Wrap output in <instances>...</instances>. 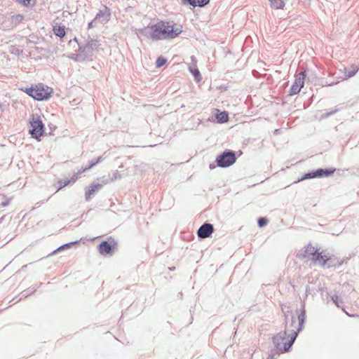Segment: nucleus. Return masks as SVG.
<instances>
[{"instance_id":"obj_1","label":"nucleus","mask_w":359,"mask_h":359,"mask_svg":"<svg viewBox=\"0 0 359 359\" xmlns=\"http://www.w3.org/2000/svg\"><path fill=\"white\" fill-rule=\"evenodd\" d=\"M181 27H174L169 22L158 21L155 24L149 23L147 27L138 29V37L151 39L153 41L172 39L182 33Z\"/></svg>"},{"instance_id":"obj_2","label":"nucleus","mask_w":359,"mask_h":359,"mask_svg":"<svg viewBox=\"0 0 359 359\" xmlns=\"http://www.w3.org/2000/svg\"><path fill=\"white\" fill-rule=\"evenodd\" d=\"M297 318L298 325L296 330H289L288 323L287 322L285 330L279 332L273 337L272 340L275 348L272 350H277L280 353H284L290 350L295 341L298 334L302 331L303 325L306 320V316L304 302L302 304V307Z\"/></svg>"},{"instance_id":"obj_3","label":"nucleus","mask_w":359,"mask_h":359,"mask_svg":"<svg viewBox=\"0 0 359 359\" xmlns=\"http://www.w3.org/2000/svg\"><path fill=\"white\" fill-rule=\"evenodd\" d=\"M316 260L318 261V264L323 268H332L336 266H340L344 263H347L348 258L346 257L339 260L334 255L328 256L327 255L318 254L316 258Z\"/></svg>"},{"instance_id":"obj_4","label":"nucleus","mask_w":359,"mask_h":359,"mask_svg":"<svg viewBox=\"0 0 359 359\" xmlns=\"http://www.w3.org/2000/svg\"><path fill=\"white\" fill-rule=\"evenodd\" d=\"M29 123L31 127L29 134L33 138L39 141L41 137L45 133L44 124L42 123L40 116L38 114H32Z\"/></svg>"},{"instance_id":"obj_5","label":"nucleus","mask_w":359,"mask_h":359,"mask_svg":"<svg viewBox=\"0 0 359 359\" xmlns=\"http://www.w3.org/2000/svg\"><path fill=\"white\" fill-rule=\"evenodd\" d=\"M236 161L235 151L226 149L217 156L215 159L216 165L219 168H228L232 165Z\"/></svg>"},{"instance_id":"obj_6","label":"nucleus","mask_w":359,"mask_h":359,"mask_svg":"<svg viewBox=\"0 0 359 359\" xmlns=\"http://www.w3.org/2000/svg\"><path fill=\"white\" fill-rule=\"evenodd\" d=\"M74 41L78 43L79 51L81 52L82 55H83L86 60H92L93 51L100 46L99 42L96 39H90L87 41V43L82 44L78 42V40L76 37L74 39Z\"/></svg>"},{"instance_id":"obj_7","label":"nucleus","mask_w":359,"mask_h":359,"mask_svg":"<svg viewBox=\"0 0 359 359\" xmlns=\"http://www.w3.org/2000/svg\"><path fill=\"white\" fill-rule=\"evenodd\" d=\"M335 172V168H318L305 173L300 179L295 181L294 183H297L300 181L311 180L313 178H323L331 176Z\"/></svg>"},{"instance_id":"obj_8","label":"nucleus","mask_w":359,"mask_h":359,"mask_svg":"<svg viewBox=\"0 0 359 359\" xmlns=\"http://www.w3.org/2000/svg\"><path fill=\"white\" fill-rule=\"evenodd\" d=\"M53 93V89L45 86L43 83H39L34 87L33 98L38 101L48 100Z\"/></svg>"},{"instance_id":"obj_9","label":"nucleus","mask_w":359,"mask_h":359,"mask_svg":"<svg viewBox=\"0 0 359 359\" xmlns=\"http://www.w3.org/2000/svg\"><path fill=\"white\" fill-rule=\"evenodd\" d=\"M116 247L117 242L109 237L107 241H103L98 245L97 250L102 255H112Z\"/></svg>"},{"instance_id":"obj_10","label":"nucleus","mask_w":359,"mask_h":359,"mask_svg":"<svg viewBox=\"0 0 359 359\" xmlns=\"http://www.w3.org/2000/svg\"><path fill=\"white\" fill-rule=\"evenodd\" d=\"M306 76L305 71H302L295 75V79L290 89L289 95L292 96L299 94L304 85Z\"/></svg>"},{"instance_id":"obj_11","label":"nucleus","mask_w":359,"mask_h":359,"mask_svg":"<svg viewBox=\"0 0 359 359\" xmlns=\"http://www.w3.org/2000/svg\"><path fill=\"white\" fill-rule=\"evenodd\" d=\"M214 230L213 225L206 222L199 227L197 231V236L199 238H207L211 236Z\"/></svg>"},{"instance_id":"obj_12","label":"nucleus","mask_w":359,"mask_h":359,"mask_svg":"<svg viewBox=\"0 0 359 359\" xmlns=\"http://www.w3.org/2000/svg\"><path fill=\"white\" fill-rule=\"evenodd\" d=\"M323 252H319V250L316 248L315 247L312 246L311 244H309L306 247V250H305V254L304 255H302L300 254L299 255V257L301 258V259H303L304 257H306V255H311L312 256L311 257V259L312 261L314 262V263H316V264H318V260H316L315 258L318 255V254H320V255H323Z\"/></svg>"},{"instance_id":"obj_13","label":"nucleus","mask_w":359,"mask_h":359,"mask_svg":"<svg viewBox=\"0 0 359 359\" xmlns=\"http://www.w3.org/2000/svg\"><path fill=\"white\" fill-rule=\"evenodd\" d=\"M110 15V9L106 6H104L103 9L100 10L97 13L93 21L98 20L100 22H107L109 20Z\"/></svg>"},{"instance_id":"obj_14","label":"nucleus","mask_w":359,"mask_h":359,"mask_svg":"<svg viewBox=\"0 0 359 359\" xmlns=\"http://www.w3.org/2000/svg\"><path fill=\"white\" fill-rule=\"evenodd\" d=\"M100 184H93L89 187L88 189L86 191L85 198L86 201H89L91 198V196L94 195L102 187Z\"/></svg>"},{"instance_id":"obj_15","label":"nucleus","mask_w":359,"mask_h":359,"mask_svg":"<svg viewBox=\"0 0 359 359\" xmlns=\"http://www.w3.org/2000/svg\"><path fill=\"white\" fill-rule=\"evenodd\" d=\"M81 174V171L79 170L77 172L74 173V175L70 179L67 178L65 180H61L62 185L58 187L57 191L62 189V188L65 187L66 186H67L70 184L74 183Z\"/></svg>"},{"instance_id":"obj_16","label":"nucleus","mask_w":359,"mask_h":359,"mask_svg":"<svg viewBox=\"0 0 359 359\" xmlns=\"http://www.w3.org/2000/svg\"><path fill=\"white\" fill-rule=\"evenodd\" d=\"M215 118L217 120V122L219 123H224L228 121L229 120V114L224 111H219L216 113L215 114Z\"/></svg>"},{"instance_id":"obj_17","label":"nucleus","mask_w":359,"mask_h":359,"mask_svg":"<svg viewBox=\"0 0 359 359\" xmlns=\"http://www.w3.org/2000/svg\"><path fill=\"white\" fill-rule=\"evenodd\" d=\"M271 7L275 9H283L285 6L283 0H269Z\"/></svg>"},{"instance_id":"obj_18","label":"nucleus","mask_w":359,"mask_h":359,"mask_svg":"<svg viewBox=\"0 0 359 359\" xmlns=\"http://www.w3.org/2000/svg\"><path fill=\"white\" fill-rule=\"evenodd\" d=\"M53 32L57 36H59L60 38H62L66 34L65 27L63 26L54 27Z\"/></svg>"},{"instance_id":"obj_19","label":"nucleus","mask_w":359,"mask_h":359,"mask_svg":"<svg viewBox=\"0 0 359 359\" xmlns=\"http://www.w3.org/2000/svg\"><path fill=\"white\" fill-rule=\"evenodd\" d=\"M189 69L197 82H199L202 80L201 74L198 68H193L189 67Z\"/></svg>"},{"instance_id":"obj_20","label":"nucleus","mask_w":359,"mask_h":359,"mask_svg":"<svg viewBox=\"0 0 359 359\" xmlns=\"http://www.w3.org/2000/svg\"><path fill=\"white\" fill-rule=\"evenodd\" d=\"M37 290V287L34 286L32 287H29L27 290H25L21 292V297L20 299H22L23 298H26L27 297L29 296L30 294H33L36 290Z\"/></svg>"},{"instance_id":"obj_21","label":"nucleus","mask_w":359,"mask_h":359,"mask_svg":"<svg viewBox=\"0 0 359 359\" xmlns=\"http://www.w3.org/2000/svg\"><path fill=\"white\" fill-rule=\"evenodd\" d=\"M69 57L76 62H84L86 61L85 57L81 52L79 51L78 53L72 54Z\"/></svg>"},{"instance_id":"obj_22","label":"nucleus","mask_w":359,"mask_h":359,"mask_svg":"<svg viewBox=\"0 0 359 359\" xmlns=\"http://www.w3.org/2000/svg\"><path fill=\"white\" fill-rule=\"evenodd\" d=\"M285 323H288L289 330H294V327H295L296 325V320L294 316H291L290 318H288V315L285 314Z\"/></svg>"},{"instance_id":"obj_23","label":"nucleus","mask_w":359,"mask_h":359,"mask_svg":"<svg viewBox=\"0 0 359 359\" xmlns=\"http://www.w3.org/2000/svg\"><path fill=\"white\" fill-rule=\"evenodd\" d=\"M78 243H79V241H73V242H69V243H65V244L60 246L57 250H55L53 252V253H55L56 252H58V251H60V250H64V249L69 248L72 245L76 244Z\"/></svg>"},{"instance_id":"obj_24","label":"nucleus","mask_w":359,"mask_h":359,"mask_svg":"<svg viewBox=\"0 0 359 359\" xmlns=\"http://www.w3.org/2000/svg\"><path fill=\"white\" fill-rule=\"evenodd\" d=\"M167 62V60L163 56H159L156 61V67L160 68L163 67Z\"/></svg>"},{"instance_id":"obj_25","label":"nucleus","mask_w":359,"mask_h":359,"mask_svg":"<svg viewBox=\"0 0 359 359\" xmlns=\"http://www.w3.org/2000/svg\"><path fill=\"white\" fill-rule=\"evenodd\" d=\"M358 71V67L357 66L353 65L351 67V71L346 72V76L348 78H351V77L353 76L357 73Z\"/></svg>"},{"instance_id":"obj_26","label":"nucleus","mask_w":359,"mask_h":359,"mask_svg":"<svg viewBox=\"0 0 359 359\" xmlns=\"http://www.w3.org/2000/svg\"><path fill=\"white\" fill-rule=\"evenodd\" d=\"M268 223V219L266 217H259L257 219V224L259 227L265 226Z\"/></svg>"},{"instance_id":"obj_27","label":"nucleus","mask_w":359,"mask_h":359,"mask_svg":"<svg viewBox=\"0 0 359 359\" xmlns=\"http://www.w3.org/2000/svg\"><path fill=\"white\" fill-rule=\"evenodd\" d=\"M20 90L33 98L34 86H31L29 88H21Z\"/></svg>"},{"instance_id":"obj_28","label":"nucleus","mask_w":359,"mask_h":359,"mask_svg":"<svg viewBox=\"0 0 359 359\" xmlns=\"http://www.w3.org/2000/svg\"><path fill=\"white\" fill-rule=\"evenodd\" d=\"M0 196L2 197L3 198H5V201L1 202V203L0 204V206L1 208H5V207L8 206L11 201V198H6V196L4 194H0Z\"/></svg>"},{"instance_id":"obj_29","label":"nucleus","mask_w":359,"mask_h":359,"mask_svg":"<svg viewBox=\"0 0 359 359\" xmlns=\"http://www.w3.org/2000/svg\"><path fill=\"white\" fill-rule=\"evenodd\" d=\"M182 3L184 5H191L194 7L198 6L197 0H182Z\"/></svg>"},{"instance_id":"obj_30","label":"nucleus","mask_w":359,"mask_h":359,"mask_svg":"<svg viewBox=\"0 0 359 359\" xmlns=\"http://www.w3.org/2000/svg\"><path fill=\"white\" fill-rule=\"evenodd\" d=\"M24 19V16L22 15H15L14 16H13V22H15V24H18L20 22H21L22 21V20Z\"/></svg>"},{"instance_id":"obj_31","label":"nucleus","mask_w":359,"mask_h":359,"mask_svg":"<svg viewBox=\"0 0 359 359\" xmlns=\"http://www.w3.org/2000/svg\"><path fill=\"white\" fill-rule=\"evenodd\" d=\"M97 163H95V160H92L90 161V164L88 167H83L80 170L81 171V173L92 168L93 167H94L95 165H96Z\"/></svg>"},{"instance_id":"obj_32","label":"nucleus","mask_w":359,"mask_h":359,"mask_svg":"<svg viewBox=\"0 0 359 359\" xmlns=\"http://www.w3.org/2000/svg\"><path fill=\"white\" fill-rule=\"evenodd\" d=\"M277 354H281L277 350H271L266 359H276L275 355Z\"/></svg>"},{"instance_id":"obj_33","label":"nucleus","mask_w":359,"mask_h":359,"mask_svg":"<svg viewBox=\"0 0 359 359\" xmlns=\"http://www.w3.org/2000/svg\"><path fill=\"white\" fill-rule=\"evenodd\" d=\"M122 176L118 170L112 173L111 181H115L121 179Z\"/></svg>"},{"instance_id":"obj_34","label":"nucleus","mask_w":359,"mask_h":359,"mask_svg":"<svg viewBox=\"0 0 359 359\" xmlns=\"http://www.w3.org/2000/svg\"><path fill=\"white\" fill-rule=\"evenodd\" d=\"M209 2H210V0H197L198 7H204L207 4H208Z\"/></svg>"},{"instance_id":"obj_35","label":"nucleus","mask_w":359,"mask_h":359,"mask_svg":"<svg viewBox=\"0 0 359 359\" xmlns=\"http://www.w3.org/2000/svg\"><path fill=\"white\" fill-rule=\"evenodd\" d=\"M30 1L31 0H15L16 2L25 6H28L29 5Z\"/></svg>"},{"instance_id":"obj_36","label":"nucleus","mask_w":359,"mask_h":359,"mask_svg":"<svg viewBox=\"0 0 359 359\" xmlns=\"http://www.w3.org/2000/svg\"><path fill=\"white\" fill-rule=\"evenodd\" d=\"M338 111V109H335V110H333V111H328V112H326L325 114L323 115V117L324 118H328L330 117V116L334 114L337 111Z\"/></svg>"},{"instance_id":"obj_37","label":"nucleus","mask_w":359,"mask_h":359,"mask_svg":"<svg viewBox=\"0 0 359 359\" xmlns=\"http://www.w3.org/2000/svg\"><path fill=\"white\" fill-rule=\"evenodd\" d=\"M332 300L333 301V302L335 304V305L337 307H339V297L337 295L332 296Z\"/></svg>"},{"instance_id":"obj_38","label":"nucleus","mask_w":359,"mask_h":359,"mask_svg":"<svg viewBox=\"0 0 359 359\" xmlns=\"http://www.w3.org/2000/svg\"><path fill=\"white\" fill-rule=\"evenodd\" d=\"M102 158V156H99L97 159H95V163H99L100 162H101Z\"/></svg>"},{"instance_id":"obj_39","label":"nucleus","mask_w":359,"mask_h":359,"mask_svg":"<svg viewBox=\"0 0 359 359\" xmlns=\"http://www.w3.org/2000/svg\"><path fill=\"white\" fill-rule=\"evenodd\" d=\"M215 167H216V165H215V164H213V163H210V164L209 165V168H210V170H212V169L215 168Z\"/></svg>"},{"instance_id":"obj_40","label":"nucleus","mask_w":359,"mask_h":359,"mask_svg":"<svg viewBox=\"0 0 359 359\" xmlns=\"http://www.w3.org/2000/svg\"><path fill=\"white\" fill-rule=\"evenodd\" d=\"M93 21L92 22H90L88 25V29H91L93 27Z\"/></svg>"},{"instance_id":"obj_41","label":"nucleus","mask_w":359,"mask_h":359,"mask_svg":"<svg viewBox=\"0 0 359 359\" xmlns=\"http://www.w3.org/2000/svg\"><path fill=\"white\" fill-rule=\"evenodd\" d=\"M14 49H15V48L13 47V50H11V53H13H13H17L18 54H19V50H18V49H16V50H14Z\"/></svg>"},{"instance_id":"obj_42","label":"nucleus","mask_w":359,"mask_h":359,"mask_svg":"<svg viewBox=\"0 0 359 359\" xmlns=\"http://www.w3.org/2000/svg\"><path fill=\"white\" fill-rule=\"evenodd\" d=\"M14 49H15V48L13 47V50H11V53H13H13H17L18 54H19V50H18V49H16V50H14Z\"/></svg>"},{"instance_id":"obj_43","label":"nucleus","mask_w":359,"mask_h":359,"mask_svg":"<svg viewBox=\"0 0 359 359\" xmlns=\"http://www.w3.org/2000/svg\"><path fill=\"white\" fill-rule=\"evenodd\" d=\"M0 110H1V111H3L4 110V106H3V104H1V103H0Z\"/></svg>"},{"instance_id":"obj_44","label":"nucleus","mask_w":359,"mask_h":359,"mask_svg":"<svg viewBox=\"0 0 359 359\" xmlns=\"http://www.w3.org/2000/svg\"><path fill=\"white\" fill-rule=\"evenodd\" d=\"M58 184H59V186H62V185L61 180L58 181Z\"/></svg>"},{"instance_id":"obj_45","label":"nucleus","mask_w":359,"mask_h":359,"mask_svg":"<svg viewBox=\"0 0 359 359\" xmlns=\"http://www.w3.org/2000/svg\"><path fill=\"white\" fill-rule=\"evenodd\" d=\"M345 313H346V315L349 316H354V315H350L348 313H347L346 311H345Z\"/></svg>"}]
</instances>
